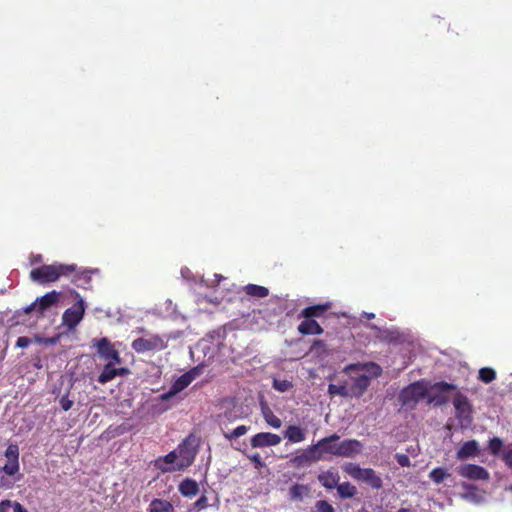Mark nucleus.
Wrapping results in <instances>:
<instances>
[{"label":"nucleus","mask_w":512,"mask_h":512,"mask_svg":"<svg viewBox=\"0 0 512 512\" xmlns=\"http://www.w3.org/2000/svg\"><path fill=\"white\" fill-rule=\"evenodd\" d=\"M339 440V435L332 434L320 439L316 444L313 445L316 447V451L320 452L321 459L324 458L325 454L350 458L359 454L363 449V445L359 440L346 439L341 442H339Z\"/></svg>","instance_id":"nucleus-1"},{"label":"nucleus","mask_w":512,"mask_h":512,"mask_svg":"<svg viewBox=\"0 0 512 512\" xmlns=\"http://www.w3.org/2000/svg\"><path fill=\"white\" fill-rule=\"evenodd\" d=\"M196 450L189 447V438L181 443L177 450L155 460V467L163 473L180 471L189 467L195 459Z\"/></svg>","instance_id":"nucleus-2"},{"label":"nucleus","mask_w":512,"mask_h":512,"mask_svg":"<svg viewBox=\"0 0 512 512\" xmlns=\"http://www.w3.org/2000/svg\"><path fill=\"white\" fill-rule=\"evenodd\" d=\"M75 271V264L55 263L42 265L31 270L30 279L38 284H46L55 282L61 277H69Z\"/></svg>","instance_id":"nucleus-3"},{"label":"nucleus","mask_w":512,"mask_h":512,"mask_svg":"<svg viewBox=\"0 0 512 512\" xmlns=\"http://www.w3.org/2000/svg\"><path fill=\"white\" fill-rule=\"evenodd\" d=\"M71 294L77 298V301L67 308L62 315V325L70 331L74 330L82 321L86 309L85 302L79 293L73 291Z\"/></svg>","instance_id":"nucleus-4"},{"label":"nucleus","mask_w":512,"mask_h":512,"mask_svg":"<svg viewBox=\"0 0 512 512\" xmlns=\"http://www.w3.org/2000/svg\"><path fill=\"white\" fill-rule=\"evenodd\" d=\"M345 471L355 480L362 481L373 489H380L383 482L380 476L372 468H361L357 464H349Z\"/></svg>","instance_id":"nucleus-5"},{"label":"nucleus","mask_w":512,"mask_h":512,"mask_svg":"<svg viewBox=\"0 0 512 512\" xmlns=\"http://www.w3.org/2000/svg\"><path fill=\"white\" fill-rule=\"evenodd\" d=\"M427 395V389L421 382H415L404 388L399 399L404 406H411L417 404L420 400L424 399Z\"/></svg>","instance_id":"nucleus-6"},{"label":"nucleus","mask_w":512,"mask_h":512,"mask_svg":"<svg viewBox=\"0 0 512 512\" xmlns=\"http://www.w3.org/2000/svg\"><path fill=\"white\" fill-rule=\"evenodd\" d=\"M131 346L137 353H145L148 351L163 350L167 345L159 335H151L149 338H136L133 340Z\"/></svg>","instance_id":"nucleus-7"},{"label":"nucleus","mask_w":512,"mask_h":512,"mask_svg":"<svg viewBox=\"0 0 512 512\" xmlns=\"http://www.w3.org/2000/svg\"><path fill=\"white\" fill-rule=\"evenodd\" d=\"M19 446L16 443H10L4 453L7 463L0 467V473L8 476H15L19 473Z\"/></svg>","instance_id":"nucleus-8"},{"label":"nucleus","mask_w":512,"mask_h":512,"mask_svg":"<svg viewBox=\"0 0 512 512\" xmlns=\"http://www.w3.org/2000/svg\"><path fill=\"white\" fill-rule=\"evenodd\" d=\"M60 298V293L56 290H52L43 296L37 298L33 303L28 305L24 312L26 314L31 313L32 311H37L40 315H43L44 312L52 307L53 305L57 304Z\"/></svg>","instance_id":"nucleus-9"},{"label":"nucleus","mask_w":512,"mask_h":512,"mask_svg":"<svg viewBox=\"0 0 512 512\" xmlns=\"http://www.w3.org/2000/svg\"><path fill=\"white\" fill-rule=\"evenodd\" d=\"M453 405L455 407L456 418L462 423L470 424L472 422V407L468 398L458 392L453 399Z\"/></svg>","instance_id":"nucleus-10"},{"label":"nucleus","mask_w":512,"mask_h":512,"mask_svg":"<svg viewBox=\"0 0 512 512\" xmlns=\"http://www.w3.org/2000/svg\"><path fill=\"white\" fill-rule=\"evenodd\" d=\"M458 474L469 480L487 481L490 478L489 472L482 466L476 464H464L458 468Z\"/></svg>","instance_id":"nucleus-11"},{"label":"nucleus","mask_w":512,"mask_h":512,"mask_svg":"<svg viewBox=\"0 0 512 512\" xmlns=\"http://www.w3.org/2000/svg\"><path fill=\"white\" fill-rule=\"evenodd\" d=\"M319 460H321L320 452L316 451V447H314V445H310L300 454L294 456L291 460V463L293 466L300 468L308 466L311 463L317 462Z\"/></svg>","instance_id":"nucleus-12"},{"label":"nucleus","mask_w":512,"mask_h":512,"mask_svg":"<svg viewBox=\"0 0 512 512\" xmlns=\"http://www.w3.org/2000/svg\"><path fill=\"white\" fill-rule=\"evenodd\" d=\"M281 437L277 434L270 432H260L251 438V446L253 448H264L276 446L280 444Z\"/></svg>","instance_id":"nucleus-13"},{"label":"nucleus","mask_w":512,"mask_h":512,"mask_svg":"<svg viewBox=\"0 0 512 512\" xmlns=\"http://www.w3.org/2000/svg\"><path fill=\"white\" fill-rule=\"evenodd\" d=\"M128 372L129 371L127 368H124V367L116 368L115 366H113L112 362H108L104 366L102 372L99 374L97 381L100 384H106L107 382H110L113 379H115L117 376H124Z\"/></svg>","instance_id":"nucleus-14"},{"label":"nucleus","mask_w":512,"mask_h":512,"mask_svg":"<svg viewBox=\"0 0 512 512\" xmlns=\"http://www.w3.org/2000/svg\"><path fill=\"white\" fill-rule=\"evenodd\" d=\"M192 382V376L189 373L181 375L171 386L170 390L160 396L161 400L167 401L173 396L184 390Z\"/></svg>","instance_id":"nucleus-15"},{"label":"nucleus","mask_w":512,"mask_h":512,"mask_svg":"<svg viewBox=\"0 0 512 512\" xmlns=\"http://www.w3.org/2000/svg\"><path fill=\"white\" fill-rule=\"evenodd\" d=\"M370 383L371 378L367 375L362 374L358 377H355L349 387L350 396L356 398L361 397L370 386Z\"/></svg>","instance_id":"nucleus-16"},{"label":"nucleus","mask_w":512,"mask_h":512,"mask_svg":"<svg viewBox=\"0 0 512 512\" xmlns=\"http://www.w3.org/2000/svg\"><path fill=\"white\" fill-rule=\"evenodd\" d=\"M479 454V445L476 440H469L463 443V445L458 449L456 453V457L458 460H466L469 458H474Z\"/></svg>","instance_id":"nucleus-17"},{"label":"nucleus","mask_w":512,"mask_h":512,"mask_svg":"<svg viewBox=\"0 0 512 512\" xmlns=\"http://www.w3.org/2000/svg\"><path fill=\"white\" fill-rule=\"evenodd\" d=\"M319 483L325 487L326 489H334L338 486L340 476L338 471L334 469H329L327 471L321 472L317 477Z\"/></svg>","instance_id":"nucleus-18"},{"label":"nucleus","mask_w":512,"mask_h":512,"mask_svg":"<svg viewBox=\"0 0 512 512\" xmlns=\"http://www.w3.org/2000/svg\"><path fill=\"white\" fill-rule=\"evenodd\" d=\"M330 308V303L308 306L301 311L300 316L305 319L319 318L322 317Z\"/></svg>","instance_id":"nucleus-19"},{"label":"nucleus","mask_w":512,"mask_h":512,"mask_svg":"<svg viewBox=\"0 0 512 512\" xmlns=\"http://www.w3.org/2000/svg\"><path fill=\"white\" fill-rule=\"evenodd\" d=\"M297 329L301 335H321L324 332L323 328L314 319H304Z\"/></svg>","instance_id":"nucleus-20"},{"label":"nucleus","mask_w":512,"mask_h":512,"mask_svg":"<svg viewBox=\"0 0 512 512\" xmlns=\"http://www.w3.org/2000/svg\"><path fill=\"white\" fill-rule=\"evenodd\" d=\"M94 346L99 357L105 361H108L116 350L114 345L105 337L95 341Z\"/></svg>","instance_id":"nucleus-21"},{"label":"nucleus","mask_w":512,"mask_h":512,"mask_svg":"<svg viewBox=\"0 0 512 512\" xmlns=\"http://www.w3.org/2000/svg\"><path fill=\"white\" fill-rule=\"evenodd\" d=\"M93 273V270L84 269L82 271H79L78 268L76 267V271L72 273L70 276H72V282L77 287L87 289L91 283V277Z\"/></svg>","instance_id":"nucleus-22"},{"label":"nucleus","mask_w":512,"mask_h":512,"mask_svg":"<svg viewBox=\"0 0 512 512\" xmlns=\"http://www.w3.org/2000/svg\"><path fill=\"white\" fill-rule=\"evenodd\" d=\"M284 438L291 443H300L306 439V431L297 425H289L285 432Z\"/></svg>","instance_id":"nucleus-23"},{"label":"nucleus","mask_w":512,"mask_h":512,"mask_svg":"<svg viewBox=\"0 0 512 512\" xmlns=\"http://www.w3.org/2000/svg\"><path fill=\"white\" fill-rule=\"evenodd\" d=\"M179 492L185 496L192 498L196 496L199 492V485L198 483L191 478H185L180 484H179Z\"/></svg>","instance_id":"nucleus-24"},{"label":"nucleus","mask_w":512,"mask_h":512,"mask_svg":"<svg viewBox=\"0 0 512 512\" xmlns=\"http://www.w3.org/2000/svg\"><path fill=\"white\" fill-rule=\"evenodd\" d=\"M149 512H174V507L167 500L154 499L149 505Z\"/></svg>","instance_id":"nucleus-25"},{"label":"nucleus","mask_w":512,"mask_h":512,"mask_svg":"<svg viewBox=\"0 0 512 512\" xmlns=\"http://www.w3.org/2000/svg\"><path fill=\"white\" fill-rule=\"evenodd\" d=\"M244 291L247 295L255 298H265L269 295V290L266 287L256 284L246 285Z\"/></svg>","instance_id":"nucleus-26"},{"label":"nucleus","mask_w":512,"mask_h":512,"mask_svg":"<svg viewBox=\"0 0 512 512\" xmlns=\"http://www.w3.org/2000/svg\"><path fill=\"white\" fill-rule=\"evenodd\" d=\"M336 488L341 499L353 498L357 494V488L349 482L338 484Z\"/></svg>","instance_id":"nucleus-27"},{"label":"nucleus","mask_w":512,"mask_h":512,"mask_svg":"<svg viewBox=\"0 0 512 512\" xmlns=\"http://www.w3.org/2000/svg\"><path fill=\"white\" fill-rule=\"evenodd\" d=\"M262 413H263V417L268 425H270L271 427H273L275 429H278L281 427V425H282L281 419L278 416H276L269 407L265 406L262 409Z\"/></svg>","instance_id":"nucleus-28"},{"label":"nucleus","mask_w":512,"mask_h":512,"mask_svg":"<svg viewBox=\"0 0 512 512\" xmlns=\"http://www.w3.org/2000/svg\"><path fill=\"white\" fill-rule=\"evenodd\" d=\"M249 430V427L246 425H240L229 432H223V435L225 439L232 441L234 439H237L243 435H245Z\"/></svg>","instance_id":"nucleus-29"},{"label":"nucleus","mask_w":512,"mask_h":512,"mask_svg":"<svg viewBox=\"0 0 512 512\" xmlns=\"http://www.w3.org/2000/svg\"><path fill=\"white\" fill-rule=\"evenodd\" d=\"M478 378L480 381L488 384L496 378V372L490 367H483L479 370Z\"/></svg>","instance_id":"nucleus-30"},{"label":"nucleus","mask_w":512,"mask_h":512,"mask_svg":"<svg viewBox=\"0 0 512 512\" xmlns=\"http://www.w3.org/2000/svg\"><path fill=\"white\" fill-rule=\"evenodd\" d=\"M308 491V488L302 484H294L289 489L291 500H302L303 494Z\"/></svg>","instance_id":"nucleus-31"},{"label":"nucleus","mask_w":512,"mask_h":512,"mask_svg":"<svg viewBox=\"0 0 512 512\" xmlns=\"http://www.w3.org/2000/svg\"><path fill=\"white\" fill-rule=\"evenodd\" d=\"M449 476L450 474L447 473L446 469L441 467L434 468L429 474L430 479L436 484L442 483Z\"/></svg>","instance_id":"nucleus-32"},{"label":"nucleus","mask_w":512,"mask_h":512,"mask_svg":"<svg viewBox=\"0 0 512 512\" xmlns=\"http://www.w3.org/2000/svg\"><path fill=\"white\" fill-rule=\"evenodd\" d=\"M328 392L331 395H339L342 397L350 396L349 388H347L345 385L330 384L328 386Z\"/></svg>","instance_id":"nucleus-33"},{"label":"nucleus","mask_w":512,"mask_h":512,"mask_svg":"<svg viewBox=\"0 0 512 512\" xmlns=\"http://www.w3.org/2000/svg\"><path fill=\"white\" fill-rule=\"evenodd\" d=\"M293 387V384L291 381L283 379H274L273 380V388L279 392H286L290 390Z\"/></svg>","instance_id":"nucleus-34"},{"label":"nucleus","mask_w":512,"mask_h":512,"mask_svg":"<svg viewBox=\"0 0 512 512\" xmlns=\"http://www.w3.org/2000/svg\"><path fill=\"white\" fill-rule=\"evenodd\" d=\"M432 390L438 391V392H448L453 391L457 389V386L451 383H447L445 381L436 382L431 387Z\"/></svg>","instance_id":"nucleus-35"},{"label":"nucleus","mask_w":512,"mask_h":512,"mask_svg":"<svg viewBox=\"0 0 512 512\" xmlns=\"http://www.w3.org/2000/svg\"><path fill=\"white\" fill-rule=\"evenodd\" d=\"M502 446H503V442L498 437H493L489 440L488 448H489V452L492 455H498Z\"/></svg>","instance_id":"nucleus-36"},{"label":"nucleus","mask_w":512,"mask_h":512,"mask_svg":"<svg viewBox=\"0 0 512 512\" xmlns=\"http://www.w3.org/2000/svg\"><path fill=\"white\" fill-rule=\"evenodd\" d=\"M314 512H334L333 506L326 500H319L315 503Z\"/></svg>","instance_id":"nucleus-37"},{"label":"nucleus","mask_w":512,"mask_h":512,"mask_svg":"<svg viewBox=\"0 0 512 512\" xmlns=\"http://www.w3.org/2000/svg\"><path fill=\"white\" fill-rule=\"evenodd\" d=\"M363 367L366 368L373 377H379L382 374V368L374 362L367 363Z\"/></svg>","instance_id":"nucleus-38"},{"label":"nucleus","mask_w":512,"mask_h":512,"mask_svg":"<svg viewBox=\"0 0 512 512\" xmlns=\"http://www.w3.org/2000/svg\"><path fill=\"white\" fill-rule=\"evenodd\" d=\"M73 403V400L69 399L68 394L61 396L59 399V404L64 411L70 410L73 406Z\"/></svg>","instance_id":"nucleus-39"},{"label":"nucleus","mask_w":512,"mask_h":512,"mask_svg":"<svg viewBox=\"0 0 512 512\" xmlns=\"http://www.w3.org/2000/svg\"><path fill=\"white\" fill-rule=\"evenodd\" d=\"M7 476L4 473H0V488L2 489H12L14 486V481L10 480Z\"/></svg>","instance_id":"nucleus-40"},{"label":"nucleus","mask_w":512,"mask_h":512,"mask_svg":"<svg viewBox=\"0 0 512 512\" xmlns=\"http://www.w3.org/2000/svg\"><path fill=\"white\" fill-rule=\"evenodd\" d=\"M31 341L28 337L26 336H21L17 339L16 341V346L18 348H26L30 345Z\"/></svg>","instance_id":"nucleus-41"},{"label":"nucleus","mask_w":512,"mask_h":512,"mask_svg":"<svg viewBox=\"0 0 512 512\" xmlns=\"http://www.w3.org/2000/svg\"><path fill=\"white\" fill-rule=\"evenodd\" d=\"M36 341L38 343L55 345L58 342V337H49V338L36 337Z\"/></svg>","instance_id":"nucleus-42"},{"label":"nucleus","mask_w":512,"mask_h":512,"mask_svg":"<svg viewBox=\"0 0 512 512\" xmlns=\"http://www.w3.org/2000/svg\"><path fill=\"white\" fill-rule=\"evenodd\" d=\"M207 502H208L207 497L203 495L194 503V506L198 510H201V509H204L207 507V505H208Z\"/></svg>","instance_id":"nucleus-43"},{"label":"nucleus","mask_w":512,"mask_h":512,"mask_svg":"<svg viewBox=\"0 0 512 512\" xmlns=\"http://www.w3.org/2000/svg\"><path fill=\"white\" fill-rule=\"evenodd\" d=\"M248 458L256 464L257 467L263 466V461L259 453H255L253 455L248 456Z\"/></svg>","instance_id":"nucleus-44"},{"label":"nucleus","mask_w":512,"mask_h":512,"mask_svg":"<svg viewBox=\"0 0 512 512\" xmlns=\"http://www.w3.org/2000/svg\"><path fill=\"white\" fill-rule=\"evenodd\" d=\"M503 460L505 461L508 467L512 468V449H509L504 452Z\"/></svg>","instance_id":"nucleus-45"},{"label":"nucleus","mask_w":512,"mask_h":512,"mask_svg":"<svg viewBox=\"0 0 512 512\" xmlns=\"http://www.w3.org/2000/svg\"><path fill=\"white\" fill-rule=\"evenodd\" d=\"M108 362H112V363H113V366H115V364H121L122 359H121V357H120V353H119L117 350H115V352H114V353H112V356H111V358H109V360L107 361V363H108Z\"/></svg>","instance_id":"nucleus-46"},{"label":"nucleus","mask_w":512,"mask_h":512,"mask_svg":"<svg viewBox=\"0 0 512 512\" xmlns=\"http://www.w3.org/2000/svg\"><path fill=\"white\" fill-rule=\"evenodd\" d=\"M12 501L5 499L0 502V512H7L8 509L11 507Z\"/></svg>","instance_id":"nucleus-47"},{"label":"nucleus","mask_w":512,"mask_h":512,"mask_svg":"<svg viewBox=\"0 0 512 512\" xmlns=\"http://www.w3.org/2000/svg\"><path fill=\"white\" fill-rule=\"evenodd\" d=\"M11 507H13L14 512H28V510L23 507L19 502H12Z\"/></svg>","instance_id":"nucleus-48"},{"label":"nucleus","mask_w":512,"mask_h":512,"mask_svg":"<svg viewBox=\"0 0 512 512\" xmlns=\"http://www.w3.org/2000/svg\"><path fill=\"white\" fill-rule=\"evenodd\" d=\"M446 401H447V399L445 397H438V396H433V397H430V399H429V403L435 402L437 405H442Z\"/></svg>","instance_id":"nucleus-49"},{"label":"nucleus","mask_w":512,"mask_h":512,"mask_svg":"<svg viewBox=\"0 0 512 512\" xmlns=\"http://www.w3.org/2000/svg\"><path fill=\"white\" fill-rule=\"evenodd\" d=\"M398 463L401 466H407V465H409V459L406 455H401L398 457Z\"/></svg>","instance_id":"nucleus-50"},{"label":"nucleus","mask_w":512,"mask_h":512,"mask_svg":"<svg viewBox=\"0 0 512 512\" xmlns=\"http://www.w3.org/2000/svg\"><path fill=\"white\" fill-rule=\"evenodd\" d=\"M462 487L464 490H466L467 492H472V491H475L476 490V486L473 485V484H467V483H463L462 484Z\"/></svg>","instance_id":"nucleus-51"},{"label":"nucleus","mask_w":512,"mask_h":512,"mask_svg":"<svg viewBox=\"0 0 512 512\" xmlns=\"http://www.w3.org/2000/svg\"><path fill=\"white\" fill-rule=\"evenodd\" d=\"M313 346L314 347H323L324 346V342L322 340H314Z\"/></svg>","instance_id":"nucleus-52"},{"label":"nucleus","mask_w":512,"mask_h":512,"mask_svg":"<svg viewBox=\"0 0 512 512\" xmlns=\"http://www.w3.org/2000/svg\"><path fill=\"white\" fill-rule=\"evenodd\" d=\"M397 512H410L409 509L401 508Z\"/></svg>","instance_id":"nucleus-53"},{"label":"nucleus","mask_w":512,"mask_h":512,"mask_svg":"<svg viewBox=\"0 0 512 512\" xmlns=\"http://www.w3.org/2000/svg\"><path fill=\"white\" fill-rule=\"evenodd\" d=\"M355 367H356V365H350V366H348V367H347V370H348V369H353V368H355Z\"/></svg>","instance_id":"nucleus-54"},{"label":"nucleus","mask_w":512,"mask_h":512,"mask_svg":"<svg viewBox=\"0 0 512 512\" xmlns=\"http://www.w3.org/2000/svg\"><path fill=\"white\" fill-rule=\"evenodd\" d=\"M368 318H369V319L374 318V314H373V313L368 314Z\"/></svg>","instance_id":"nucleus-55"}]
</instances>
